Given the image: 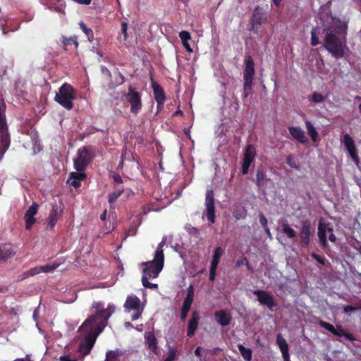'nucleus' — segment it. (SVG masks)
Here are the masks:
<instances>
[{
    "instance_id": "obj_1",
    "label": "nucleus",
    "mask_w": 361,
    "mask_h": 361,
    "mask_svg": "<svg viewBox=\"0 0 361 361\" xmlns=\"http://www.w3.org/2000/svg\"><path fill=\"white\" fill-rule=\"evenodd\" d=\"M348 25L338 18H333L331 21L324 25L323 47L336 59H341L346 47Z\"/></svg>"
},
{
    "instance_id": "obj_2",
    "label": "nucleus",
    "mask_w": 361,
    "mask_h": 361,
    "mask_svg": "<svg viewBox=\"0 0 361 361\" xmlns=\"http://www.w3.org/2000/svg\"><path fill=\"white\" fill-rule=\"evenodd\" d=\"M93 308L96 310L94 314L92 315V348H93L97 336L103 331L108 324V320L115 312L114 305L109 304L104 309L103 304L95 303Z\"/></svg>"
},
{
    "instance_id": "obj_3",
    "label": "nucleus",
    "mask_w": 361,
    "mask_h": 361,
    "mask_svg": "<svg viewBox=\"0 0 361 361\" xmlns=\"http://www.w3.org/2000/svg\"><path fill=\"white\" fill-rule=\"evenodd\" d=\"M165 243L162 240L157 246L153 260L144 262L141 263L143 267L142 276L149 279H155L158 277L161 271L164 264V255L163 247Z\"/></svg>"
},
{
    "instance_id": "obj_4",
    "label": "nucleus",
    "mask_w": 361,
    "mask_h": 361,
    "mask_svg": "<svg viewBox=\"0 0 361 361\" xmlns=\"http://www.w3.org/2000/svg\"><path fill=\"white\" fill-rule=\"evenodd\" d=\"M55 101L67 110L73 108V101L75 99V92L72 85L65 82L59 89L56 93Z\"/></svg>"
},
{
    "instance_id": "obj_5",
    "label": "nucleus",
    "mask_w": 361,
    "mask_h": 361,
    "mask_svg": "<svg viewBox=\"0 0 361 361\" xmlns=\"http://www.w3.org/2000/svg\"><path fill=\"white\" fill-rule=\"evenodd\" d=\"M126 102L130 105V111L133 114H137L142 109V94L135 87L130 85L128 92L125 94Z\"/></svg>"
},
{
    "instance_id": "obj_6",
    "label": "nucleus",
    "mask_w": 361,
    "mask_h": 361,
    "mask_svg": "<svg viewBox=\"0 0 361 361\" xmlns=\"http://www.w3.org/2000/svg\"><path fill=\"white\" fill-rule=\"evenodd\" d=\"M80 333L84 332V338L78 347L79 353L82 355H87L90 352V317H88L83 324L80 326Z\"/></svg>"
},
{
    "instance_id": "obj_7",
    "label": "nucleus",
    "mask_w": 361,
    "mask_h": 361,
    "mask_svg": "<svg viewBox=\"0 0 361 361\" xmlns=\"http://www.w3.org/2000/svg\"><path fill=\"white\" fill-rule=\"evenodd\" d=\"M314 233V230L312 228L310 221L308 220L302 221L301 223V228L299 231L300 245L302 247H308Z\"/></svg>"
},
{
    "instance_id": "obj_8",
    "label": "nucleus",
    "mask_w": 361,
    "mask_h": 361,
    "mask_svg": "<svg viewBox=\"0 0 361 361\" xmlns=\"http://www.w3.org/2000/svg\"><path fill=\"white\" fill-rule=\"evenodd\" d=\"M74 168L77 171L82 172L90 161V154L87 147L79 149L77 157L74 159Z\"/></svg>"
},
{
    "instance_id": "obj_9",
    "label": "nucleus",
    "mask_w": 361,
    "mask_h": 361,
    "mask_svg": "<svg viewBox=\"0 0 361 361\" xmlns=\"http://www.w3.org/2000/svg\"><path fill=\"white\" fill-rule=\"evenodd\" d=\"M206 209L204 214L207 216V220L211 224L215 223V207H214V194L213 190H209L206 192L205 197Z\"/></svg>"
},
{
    "instance_id": "obj_10",
    "label": "nucleus",
    "mask_w": 361,
    "mask_h": 361,
    "mask_svg": "<svg viewBox=\"0 0 361 361\" xmlns=\"http://www.w3.org/2000/svg\"><path fill=\"white\" fill-rule=\"evenodd\" d=\"M318 324L321 327L328 330L334 336L338 337L344 336L350 341L355 340L354 336L352 334L346 332L341 326H337L336 328L333 324L322 320H320Z\"/></svg>"
},
{
    "instance_id": "obj_11",
    "label": "nucleus",
    "mask_w": 361,
    "mask_h": 361,
    "mask_svg": "<svg viewBox=\"0 0 361 361\" xmlns=\"http://www.w3.org/2000/svg\"><path fill=\"white\" fill-rule=\"evenodd\" d=\"M267 20V16L259 6H256L253 11L250 22L252 30L257 33L260 26Z\"/></svg>"
},
{
    "instance_id": "obj_12",
    "label": "nucleus",
    "mask_w": 361,
    "mask_h": 361,
    "mask_svg": "<svg viewBox=\"0 0 361 361\" xmlns=\"http://www.w3.org/2000/svg\"><path fill=\"white\" fill-rule=\"evenodd\" d=\"M256 155V150L253 145H249L245 149L244 154L243 161L242 164V173L246 175L248 173V170L253 162Z\"/></svg>"
},
{
    "instance_id": "obj_13",
    "label": "nucleus",
    "mask_w": 361,
    "mask_h": 361,
    "mask_svg": "<svg viewBox=\"0 0 361 361\" xmlns=\"http://www.w3.org/2000/svg\"><path fill=\"white\" fill-rule=\"evenodd\" d=\"M194 300V288L192 285L187 288V295L183 300L180 311V319L185 321Z\"/></svg>"
},
{
    "instance_id": "obj_14",
    "label": "nucleus",
    "mask_w": 361,
    "mask_h": 361,
    "mask_svg": "<svg viewBox=\"0 0 361 361\" xmlns=\"http://www.w3.org/2000/svg\"><path fill=\"white\" fill-rule=\"evenodd\" d=\"M268 182H271V180L269 178L267 177L264 168L262 166H258L256 171L255 183L264 194H265L267 184Z\"/></svg>"
},
{
    "instance_id": "obj_15",
    "label": "nucleus",
    "mask_w": 361,
    "mask_h": 361,
    "mask_svg": "<svg viewBox=\"0 0 361 361\" xmlns=\"http://www.w3.org/2000/svg\"><path fill=\"white\" fill-rule=\"evenodd\" d=\"M253 293L257 297L258 301L262 305H267L269 309L271 310L276 305L273 296L267 291L257 290H255Z\"/></svg>"
},
{
    "instance_id": "obj_16",
    "label": "nucleus",
    "mask_w": 361,
    "mask_h": 361,
    "mask_svg": "<svg viewBox=\"0 0 361 361\" xmlns=\"http://www.w3.org/2000/svg\"><path fill=\"white\" fill-rule=\"evenodd\" d=\"M0 162L4 158L6 151L8 149L11 145L10 135L8 130H0Z\"/></svg>"
},
{
    "instance_id": "obj_17",
    "label": "nucleus",
    "mask_w": 361,
    "mask_h": 361,
    "mask_svg": "<svg viewBox=\"0 0 361 361\" xmlns=\"http://www.w3.org/2000/svg\"><path fill=\"white\" fill-rule=\"evenodd\" d=\"M245 67L243 71V80H252L255 74V63L251 56L245 58Z\"/></svg>"
},
{
    "instance_id": "obj_18",
    "label": "nucleus",
    "mask_w": 361,
    "mask_h": 361,
    "mask_svg": "<svg viewBox=\"0 0 361 361\" xmlns=\"http://www.w3.org/2000/svg\"><path fill=\"white\" fill-rule=\"evenodd\" d=\"M86 176V173L82 172H71L69 174L67 183L75 188H78L80 186L81 181L85 180Z\"/></svg>"
},
{
    "instance_id": "obj_19",
    "label": "nucleus",
    "mask_w": 361,
    "mask_h": 361,
    "mask_svg": "<svg viewBox=\"0 0 361 361\" xmlns=\"http://www.w3.org/2000/svg\"><path fill=\"white\" fill-rule=\"evenodd\" d=\"M276 343L280 348L283 361H290L288 345L281 334L276 336Z\"/></svg>"
},
{
    "instance_id": "obj_20",
    "label": "nucleus",
    "mask_w": 361,
    "mask_h": 361,
    "mask_svg": "<svg viewBox=\"0 0 361 361\" xmlns=\"http://www.w3.org/2000/svg\"><path fill=\"white\" fill-rule=\"evenodd\" d=\"M13 245L10 243L0 244V261H6L15 255Z\"/></svg>"
},
{
    "instance_id": "obj_21",
    "label": "nucleus",
    "mask_w": 361,
    "mask_h": 361,
    "mask_svg": "<svg viewBox=\"0 0 361 361\" xmlns=\"http://www.w3.org/2000/svg\"><path fill=\"white\" fill-rule=\"evenodd\" d=\"M199 319L200 316L198 312L194 311L188 322V326L187 330L188 336L192 337L194 335L195 330L197 328Z\"/></svg>"
},
{
    "instance_id": "obj_22",
    "label": "nucleus",
    "mask_w": 361,
    "mask_h": 361,
    "mask_svg": "<svg viewBox=\"0 0 361 361\" xmlns=\"http://www.w3.org/2000/svg\"><path fill=\"white\" fill-rule=\"evenodd\" d=\"M288 130L291 136L299 142L305 144L307 142L304 131L300 127H289Z\"/></svg>"
},
{
    "instance_id": "obj_23",
    "label": "nucleus",
    "mask_w": 361,
    "mask_h": 361,
    "mask_svg": "<svg viewBox=\"0 0 361 361\" xmlns=\"http://www.w3.org/2000/svg\"><path fill=\"white\" fill-rule=\"evenodd\" d=\"M217 322L222 326H228L231 321V316L226 310L216 311L214 314Z\"/></svg>"
},
{
    "instance_id": "obj_24",
    "label": "nucleus",
    "mask_w": 361,
    "mask_h": 361,
    "mask_svg": "<svg viewBox=\"0 0 361 361\" xmlns=\"http://www.w3.org/2000/svg\"><path fill=\"white\" fill-rule=\"evenodd\" d=\"M151 80L152 88L153 90L155 100H166V94L164 91V89L157 82L154 81L152 78H151Z\"/></svg>"
},
{
    "instance_id": "obj_25",
    "label": "nucleus",
    "mask_w": 361,
    "mask_h": 361,
    "mask_svg": "<svg viewBox=\"0 0 361 361\" xmlns=\"http://www.w3.org/2000/svg\"><path fill=\"white\" fill-rule=\"evenodd\" d=\"M140 306V300L135 295L128 296L124 304V307L128 310H138Z\"/></svg>"
},
{
    "instance_id": "obj_26",
    "label": "nucleus",
    "mask_w": 361,
    "mask_h": 361,
    "mask_svg": "<svg viewBox=\"0 0 361 361\" xmlns=\"http://www.w3.org/2000/svg\"><path fill=\"white\" fill-rule=\"evenodd\" d=\"M123 354L124 352L118 348L114 350H109L106 353L105 361H121L120 357L123 356Z\"/></svg>"
},
{
    "instance_id": "obj_27",
    "label": "nucleus",
    "mask_w": 361,
    "mask_h": 361,
    "mask_svg": "<svg viewBox=\"0 0 361 361\" xmlns=\"http://www.w3.org/2000/svg\"><path fill=\"white\" fill-rule=\"evenodd\" d=\"M223 249L219 246L214 249L210 267L217 268L221 256L223 254Z\"/></svg>"
},
{
    "instance_id": "obj_28",
    "label": "nucleus",
    "mask_w": 361,
    "mask_h": 361,
    "mask_svg": "<svg viewBox=\"0 0 361 361\" xmlns=\"http://www.w3.org/2000/svg\"><path fill=\"white\" fill-rule=\"evenodd\" d=\"M60 264L59 263H53L52 264H47L44 266H39L35 267V268L37 271V274L44 272V273H49V272H54L59 267Z\"/></svg>"
},
{
    "instance_id": "obj_29",
    "label": "nucleus",
    "mask_w": 361,
    "mask_h": 361,
    "mask_svg": "<svg viewBox=\"0 0 361 361\" xmlns=\"http://www.w3.org/2000/svg\"><path fill=\"white\" fill-rule=\"evenodd\" d=\"M5 104L2 100H0V130H8V126L4 115Z\"/></svg>"
},
{
    "instance_id": "obj_30",
    "label": "nucleus",
    "mask_w": 361,
    "mask_h": 361,
    "mask_svg": "<svg viewBox=\"0 0 361 361\" xmlns=\"http://www.w3.org/2000/svg\"><path fill=\"white\" fill-rule=\"evenodd\" d=\"M327 229L325 225L319 224L318 227V237L322 247H325L327 245L326 232Z\"/></svg>"
},
{
    "instance_id": "obj_31",
    "label": "nucleus",
    "mask_w": 361,
    "mask_h": 361,
    "mask_svg": "<svg viewBox=\"0 0 361 361\" xmlns=\"http://www.w3.org/2000/svg\"><path fill=\"white\" fill-rule=\"evenodd\" d=\"M62 43L63 44V48L66 50L68 49V47L73 45L74 49H76L78 46V38L76 36L71 37H63V41Z\"/></svg>"
},
{
    "instance_id": "obj_32",
    "label": "nucleus",
    "mask_w": 361,
    "mask_h": 361,
    "mask_svg": "<svg viewBox=\"0 0 361 361\" xmlns=\"http://www.w3.org/2000/svg\"><path fill=\"white\" fill-rule=\"evenodd\" d=\"M237 346L243 359L246 361H251L252 355V350L250 348H245L242 344H238Z\"/></svg>"
},
{
    "instance_id": "obj_33",
    "label": "nucleus",
    "mask_w": 361,
    "mask_h": 361,
    "mask_svg": "<svg viewBox=\"0 0 361 361\" xmlns=\"http://www.w3.org/2000/svg\"><path fill=\"white\" fill-rule=\"evenodd\" d=\"M148 348L153 353H156L157 350V341L153 334H150L146 338Z\"/></svg>"
},
{
    "instance_id": "obj_34",
    "label": "nucleus",
    "mask_w": 361,
    "mask_h": 361,
    "mask_svg": "<svg viewBox=\"0 0 361 361\" xmlns=\"http://www.w3.org/2000/svg\"><path fill=\"white\" fill-rule=\"evenodd\" d=\"M305 126L307 130V133L310 136L312 141H317L318 139V133L316 130L315 128L309 121H305Z\"/></svg>"
},
{
    "instance_id": "obj_35",
    "label": "nucleus",
    "mask_w": 361,
    "mask_h": 361,
    "mask_svg": "<svg viewBox=\"0 0 361 361\" xmlns=\"http://www.w3.org/2000/svg\"><path fill=\"white\" fill-rule=\"evenodd\" d=\"M252 80H244L243 90L242 93V99L245 100L252 92Z\"/></svg>"
},
{
    "instance_id": "obj_36",
    "label": "nucleus",
    "mask_w": 361,
    "mask_h": 361,
    "mask_svg": "<svg viewBox=\"0 0 361 361\" xmlns=\"http://www.w3.org/2000/svg\"><path fill=\"white\" fill-rule=\"evenodd\" d=\"M123 188H118L115 190L114 192L109 193V203H114L116 201V200L121 195L123 192Z\"/></svg>"
},
{
    "instance_id": "obj_37",
    "label": "nucleus",
    "mask_w": 361,
    "mask_h": 361,
    "mask_svg": "<svg viewBox=\"0 0 361 361\" xmlns=\"http://www.w3.org/2000/svg\"><path fill=\"white\" fill-rule=\"evenodd\" d=\"M37 274V271L35 267H33V268H31L30 269H29L28 271L23 272L19 276L18 281H21L30 276H33Z\"/></svg>"
},
{
    "instance_id": "obj_38",
    "label": "nucleus",
    "mask_w": 361,
    "mask_h": 361,
    "mask_svg": "<svg viewBox=\"0 0 361 361\" xmlns=\"http://www.w3.org/2000/svg\"><path fill=\"white\" fill-rule=\"evenodd\" d=\"M282 232L289 238H293L296 236V232L287 224L283 225Z\"/></svg>"
},
{
    "instance_id": "obj_39",
    "label": "nucleus",
    "mask_w": 361,
    "mask_h": 361,
    "mask_svg": "<svg viewBox=\"0 0 361 361\" xmlns=\"http://www.w3.org/2000/svg\"><path fill=\"white\" fill-rule=\"evenodd\" d=\"M319 32V28L317 27H314L312 29L311 31V45L317 46L319 44V38L317 37V34Z\"/></svg>"
},
{
    "instance_id": "obj_40",
    "label": "nucleus",
    "mask_w": 361,
    "mask_h": 361,
    "mask_svg": "<svg viewBox=\"0 0 361 361\" xmlns=\"http://www.w3.org/2000/svg\"><path fill=\"white\" fill-rule=\"evenodd\" d=\"M57 221V209L53 208L49 214V225L51 228H53Z\"/></svg>"
},
{
    "instance_id": "obj_41",
    "label": "nucleus",
    "mask_w": 361,
    "mask_h": 361,
    "mask_svg": "<svg viewBox=\"0 0 361 361\" xmlns=\"http://www.w3.org/2000/svg\"><path fill=\"white\" fill-rule=\"evenodd\" d=\"M343 143L346 149L355 147L353 138L348 134H345L343 136Z\"/></svg>"
},
{
    "instance_id": "obj_42",
    "label": "nucleus",
    "mask_w": 361,
    "mask_h": 361,
    "mask_svg": "<svg viewBox=\"0 0 361 361\" xmlns=\"http://www.w3.org/2000/svg\"><path fill=\"white\" fill-rule=\"evenodd\" d=\"M38 204L36 202H34L30 205L28 208V209L26 211L25 214L27 216H35L38 210Z\"/></svg>"
},
{
    "instance_id": "obj_43",
    "label": "nucleus",
    "mask_w": 361,
    "mask_h": 361,
    "mask_svg": "<svg viewBox=\"0 0 361 361\" xmlns=\"http://www.w3.org/2000/svg\"><path fill=\"white\" fill-rule=\"evenodd\" d=\"M25 228L27 230H30L32 225L35 223L36 219L33 216H27L25 214Z\"/></svg>"
},
{
    "instance_id": "obj_44",
    "label": "nucleus",
    "mask_w": 361,
    "mask_h": 361,
    "mask_svg": "<svg viewBox=\"0 0 361 361\" xmlns=\"http://www.w3.org/2000/svg\"><path fill=\"white\" fill-rule=\"evenodd\" d=\"M148 279L149 278L146 277L145 276H142V286L147 288H151V289L157 288L158 287L157 284L152 283L149 282Z\"/></svg>"
},
{
    "instance_id": "obj_45",
    "label": "nucleus",
    "mask_w": 361,
    "mask_h": 361,
    "mask_svg": "<svg viewBox=\"0 0 361 361\" xmlns=\"http://www.w3.org/2000/svg\"><path fill=\"white\" fill-rule=\"evenodd\" d=\"M311 99L314 103H320L324 100V97L321 93L315 92L312 94Z\"/></svg>"
},
{
    "instance_id": "obj_46",
    "label": "nucleus",
    "mask_w": 361,
    "mask_h": 361,
    "mask_svg": "<svg viewBox=\"0 0 361 361\" xmlns=\"http://www.w3.org/2000/svg\"><path fill=\"white\" fill-rule=\"evenodd\" d=\"M179 37L182 42H188L191 39V35L189 32L183 30L179 32Z\"/></svg>"
},
{
    "instance_id": "obj_47",
    "label": "nucleus",
    "mask_w": 361,
    "mask_h": 361,
    "mask_svg": "<svg viewBox=\"0 0 361 361\" xmlns=\"http://www.w3.org/2000/svg\"><path fill=\"white\" fill-rule=\"evenodd\" d=\"M310 255L312 258L317 260L318 263L322 265H325L326 259L324 257L316 254L315 252H312Z\"/></svg>"
},
{
    "instance_id": "obj_48",
    "label": "nucleus",
    "mask_w": 361,
    "mask_h": 361,
    "mask_svg": "<svg viewBox=\"0 0 361 361\" xmlns=\"http://www.w3.org/2000/svg\"><path fill=\"white\" fill-rule=\"evenodd\" d=\"M286 164L293 169H299V166L296 164L291 155L287 157Z\"/></svg>"
},
{
    "instance_id": "obj_49",
    "label": "nucleus",
    "mask_w": 361,
    "mask_h": 361,
    "mask_svg": "<svg viewBox=\"0 0 361 361\" xmlns=\"http://www.w3.org/2000/svg\"><path fill=\"white\" fill-rule=\"evenodd\" d=\"M347 150L349 152V154H350V157H352V159H353V161L355 162H358L359 158H358V156L357 154L356 147H353L351 149H348Z\"/></svg>"
},
{
    "instance_id": "obj_50",
    "label": "nucleus",
    "mask_w": 361,
    "mask_h": 361,
    "mask_svg": "<svg viewBox=\"0 0 361 361\" xmlns=\"http://www.w3.org/2000/svg\"><path fill=\"white\" fill-rule=\"evenodd\" d=\"M79 25H80V29L83 31V32L87 35L88 40H90V38L89 37V33L90 32V29H89L87 27V26L85 24V23L82 21H80L79 23Z\"/></svg>"
},
{
    "instance_id": "obj_51",
    "label": "nucleus",
    "mask_w": 361,
    "mask_h": 361,
    "mask_svg": "<svg viewBox=\"0 0 361 361\" xmlns=\"http://www.w3.org/2000/svg\"><path fill=\"white\" fill-rule=\"evenodd\" d=\"M128 23L126 22H122L121 23V32L123 35V39L126 41L128 38L127 34Z\"/></svg>"
},
{
    "instance_id": "obj_52",
    "label": "nucleus",
    "mask_w": 361,
    "mask_h": 361,
    "mask_svg": "<svg viewBox=\"0 0 361 361\" xmlns=\"http://www.w3.org/2000/svg\"><path fill=\"white\" fill-rule=\"evenodd\" d=\"M216 269L217 268H216V267H210L209 276V281H213L214 280L215 276H216Z\"/></svg>"
},
{
    "instance_id": "obj_53",
    "label": "nucleus",
    "mask_w": 361,
    "mask_h": 361,
    "mask_svg": "<svg viewBox=\"0 0 361 361\" xmlns=\"http://www.w3.org/2000/svg\"><path fill=\"white\" fill-rule=\"evenodd\" d=\"M267 222L268 221L267 218L264 216L263 214L261 213L259 214V223L263 226V228L267 227Z\"/></svg>"
},
{
    "instance_id": "obj_54",
    "label": "nucleus",
    "mask_w": 361,
    "mask_h": 361,
    "mask_svg": "<svg viewBox=\"0 0 361 361\" xmlns=\"http://www.w3.org/2000/svg\"><path fill=\"white\" fill-rule=\"evenodd\" d=\"M333 228H327V231L330 233V235L329 236V239L331 242L332 243H335L336 242V238L335 236V235L333 233Z\"/></svg>"
},
{
    "instance_id": "obj_55",
    "label": "nucleus",
    "mask_w": 361,
    "mask_h": 361,
    "mask_svg": "<svg viewBox=\"0 0 361 361\" xmlns=\"http://www.w3.org/2000/svg\"><path fill=\"white\" fill-rule=\"evenodd\" d=\"M247 259H246V257H241L240 259H239L236 261L235 267H239L242 266L243 264H245V263H247Z\"/></svg>"
},
{
    "instance_id": "obj_56",
    "label": "nucleus",
    "mask_w": 361,
    "mask_h": 361,
    "mask_svg": "<svg viewBox=\"0 0 361 361\" xmlns=\"http://www.w3.org/2000/svg\"><path fill=\"white\" fill-rule=\"evenodd\" d=\"M358 307L353 306V305H346L343 307V311L345 313H348L349 312L357 310Z\"/></svg>"
},
{
    "instance_id": "obj_57",
    "label": "nucleus",
    "mask_w": 361,
    "mask_h": 361,
    "mask_svg": "<svg viewBox=\"0 0 361 361\" xmlns=\"http://www.w3.org/2000/svg\"><path fill=\"white\" fill-rule=\"evenodd\" d=\"M157 102V111H161V109L164 108L165 100H158Z\"/></svg>"
},
{
    "instance_id": "obj_58",
    "label": "nucleus",
    "mask_w": 361,
    "mask_h": 361,
    "mask_svg": "<svg viewBox=\"0 0 361 361\" xmlns=\"http://www.w3.org/2000/svg\"><path fill=\"white\" fill-rule=\"evenodd\" d=\"M176 357L175 351H171L168 357L166 358L164 361H173Z\"/></svg>"
},
{
    "instance_id": "obj_59",
    "label": "nucleus",
    "mask_w": 361,
    "mask_h": 361,
    "mask_svg": "<svg viewBox=\"0 0 361 361\" xmlns=\"http://www.w3.org/2000/svg\"><path fill=\"white\" fill-rule=\"evenodd\" d=\"M113 178H114V181L115 183H123V179L120 175L116 174L114 176Z\"/></svg>"
},
{
    "instance_id": "obj_60",
    "label": "nucleus",
    "mask_w": 361,
    "mask_h": 361,
    "mask_svg": "<svg viewBox=\"0 0 361 361\" xmlns=\"http://www.w3.org/2000/svg\"><path fill=\"white\" fill-rule=\"evenodd\" d=\"M183 46L186 49L187 51L191 53L193 51L192 49L191 48L190 45L188 44V42H182Z\"/></svg>"
},
{
    "instance_id": "obj_61",
    "label": "nucleus",
    "mask_w": 361,
    "mask_h": 361,
    "mask_svg": "<svg viewBox=\"0 0 361 361\" xmlns=\"http://www.w3.org/2000/svg\"><path fill=\"white\" fill-rule=\"evenodd\" d=\"M60 360L61 361H75V360H72L67 355H63V356H61L60 357Z\"/></svg>"
},
{
    "instance_id": "obj_62",
    "label": "nucleus",
    "mask_w": 361,
    "mask_h": 361,
    "mask_svg": "<svg viewBox=\"0 0 361 361\" xmlns=\"http://www.w3.org/2000/svg\"><path fill=\"white\" fill-rule=\"evenodd\" d=\"M201 350H202V348L201 347H197L195 350V355L197 356V357H200L201 356Z\"/></svg>"
},
{
    "instance_id": "obj_63",
    "label": "nucleus",
    "mask_w": 361,
    "mask_h": 361,
    "mask_svg": "<svg viewBox=\"0 0 361 361\" xmlns=\"http://www.w3.org/2000/svg\"><path fill=\"white\" fill-rule=\"evenodd\" d=\"M94 267H96V264H94ZM94 268L95 267H94V269L92 270V273H94V276H96L97 278H102V273L96 272L95 270H94Z\"/></svg>"
},
{
    "instance_id": "obj_64",
    "label": "nucleus",
    "mask_w": 361,
    "mask_h": 361,
    "mask_svg": "<svg viewBox=\"0 0 361 361\" xmlns=\"http://www.w3.org/2000/svg\"><path fill=\"white\" fill-rule=\"evenodd\" d=\"M106 210L105 209L103 213L100 215V219L104 221L106 219Z\"/></svg>"
}]
</instances>
